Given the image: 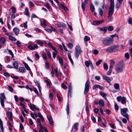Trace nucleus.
Returning a JSON list of instances; mask_svg holds the SVG:
<instances>
[{
  "mask_svg": "<svg viewBox=\"0 0 132 132\" xmlns=\"http://www.w3.org/2000/svg\"><path fill=\"white\" fill-rule=\"evenodd\" d=\"M110 1L111 4L108 13V18H110L113 14L114 10V0H110Z\"/></svg>",
  "mask_w": 132,
  "mask_h": 132,
  "instance_id": "nucleus-1",
  "label": "nucleus"
},
{
  "mask_svg": "<svg viewBox=\"0 0 132 132\" xmlns=\"http://www.w3.org/2000/svg\"><path fill=\"white\" fill-rule=\"evenodd\" d=\"M103 45L105 46H109L113 42V40L112 38L110 37L104 38L102 40Z\"/></svg>",
  "mask_w": 132,
  "mask_h": 132,
  "instance_id": "nucleus-2",
  "label": "nucleus"
},
{
  "mask_svg": "<svg viewBox=\"0 0 132 132\" xmlns=\"http://www.w3.org/2000/svg\"><path fill=\"white\" fill-rule=\"evenodd\" d=\"M118 48V46H117L114 45L108 47L106 51L108 53H112L116 52Z\"/></svg>",
  "mask_w": 132,
  "mask_h": 132,
  "instance_id": "nucleus-3",
  "label": "nucleus"
},
{
  "mask_svg": "<svg viewBox=\"0 0 132 132\" xmlns=\"http://www.w3.org/2000/svg\"><path fill=\"white\" fill-rule=\"evenodd\" d=\"M128 111V109L127 108H124L121 110V114L124 117L126 118L128 120L129 119L128 115L127 112Z\"/></svg>",
  "mask_w": 132,
  "mask_h": 132,
  "instance_id": "nucleus-4",
  "label": "nucleus"
},
{
  "mask_svg": "<svg viewBox=\"0 0 132 132\" xmlns=\"http://www.w3.org/2000/svg\"><path fill=\"white\" fill-rule=\"evenodd\" d=\"M82 52L80 49V47L79 46H77L76 47L75 51V55L76 58H78L80 53Z\"/></svg>",
  "mask_w": 132,
  "mask_h": 132,
  "instance_id": "nucleus-5",
  "label": "nucleus"
},
{
  "mask_svg": "<svg viewBox=\"0 0 132 132\" xmlns=\"http://www.w3.org/2000/svg\"><path fill=\"white\" fill-rule=\"evenodd\" d=\"M89 85L88 80L86 81L85 85L84 93L86 94L89 90Z\"/></svg>",
  "mask_w": 132,
  "mask_h": 132,
  "instance_id": "nucleus-6",
  "label": "nucleus"
},
{
  "mask_svg": "<svg viewBox=\"0 0 132 132\" xmlns=\"http://www.w3.org/2000/svg\"><path fill=\"white\" fill-rule=\"evenodd\" d=\"M40 127L39 132H48L46 128L45 127H43L42 124H40Z\"/></svg>",
  "mask_w": 132,
  "mask_h": 132,
  "instance_id": "nucleus-7",
  "label": "nucleus"
},
{
  "mask_svg": "<svg viewBox=\"0 0 132 132\" xmlns=\"http://www.w3.org/2000/svg\"><path fill=\"white\" fill-rule=\"evenodd\" d=\"M123 68L122 65H117L116 68V71L118 73H120L122 71Z\"/></svg>",
  "mask_w": 132,
  "mask_h": 132,
  "instance_id": "nucleus-8",
  "label": "nucleus"
},
{
  "mask_svg": "<svg viewBox=\"0 0 132 132\" xmlns=\"http://www.w3.org/2000/svg\"><path fill=\"white\" fill-rule=\"evenodd\" d=\"M28 48L31 50L37 48L38 47V45L36 44H30L28 46Z\"/></svg>",
  "mask_w": 132,
  "mask_h": 132,
  "instance_id": "nucleus-9",
  "label": "nucleus"
},
{
  "mask_svg": "<svg viewBox=\"0 0 132 132\" xmlns=\"http://www.w3.org/2000/svg\"><path fill=\"white\" fill-rule=\"evenodd\" d=\"M104 22V20H102L99 21H94L93 22V24L94 25H98L101 24Z\"/></svg>",
  "mask_w": 132,
  "mask_h": 132,
  "instance_id": "nucleus-10",
  "label": "nucleus"
},
{
  "mask_svg": "<svg viewBox=\"0 0 132 132\" xmlns=\"http://www.w3.org/2000/svg\"><path fill=\"white\" fill-rule=\"evenodd\" d=\"M29 106L30 109L32 110H34V109L37 110H38L39 109V108L37 106L35 105L34 104L32 105L30 104L29 105Z\"/></svg>",
  "mask_w": 132,
  "mask_h": 132,
  "instance_id": "nucleus-11",
  "label": "nucleus"
},
{
  "mask_svg": "<svg viewBox=\"0 0 132 132\" xmlns=\"http://www.w3.org/2000/svg\"><path fill=\"white\" fill-rule=\"evenodd\" d=\"M13 32L15 33V35L17 36L19 34L20 30L18 28L15 27L13 29Z\"/></svg>",
  "mask_w": 132,
  "mask_h": 132,
  "instance_id": "nucleus-12",
  "label": "nucleus"
},
{
  "mask_svg": "<svg viewBox=\"0 0 132 132\" xmlns=\"http://www.w3.org/2000/svg\"><path fill=\"white\" fill-rule=\"evenodd\" d=\"M98 103L101 107H103L104 106L105 103L104 101L102 100H100L98 101Z\"/></svg>",
  "mask_w": 132,
  "mask_h": 132,
  "instance_id": "nucleus-13",
  "label": "nucleus"
},
{
  "mask_svg": "<svg viewBox=\"0 0 132 132\" xmlns=\"http://www.w3.org/2000/svg\"><path fill=\"white\" fill-rule=\"evenodd\" d=\"M98 29L100 31H104L105 33L106 32L107 30V27H103L101 28H99Z\"/></svg>",
  "mask_w": 132,
  "mask_h": 132,
  "instance_id": "nucleus-14",
  "label": "nucleus"
},
{
  "mask_svg": "<svg viewBox=\"0 0 132 132\" xmlns=\"http://www.w3.org/2000/svg\"><path fill=\"white\" fill-rule=\"evenodd\" d=\"M103 79L105 80L108 82L109 83L111 81V80L109 77L105 76H103Z\"/></svg>",
  "mask_w": 132,
  "mask_h": 132,
  "instance_id": "nucleus-15",
  "label": "nucleus"
},
{
  "mask_svg": "<svg viewBox=\"0 0 132 132\" xmlns=\"http://www.w3.org/2000/svg\"><path fill=\"white\" fill-rule=\"evenodd\" d=\"M12 64L14 67L16 69H18V63L16 61H14L12 63Z\"/></svg>",
  "mask_w": 132,
  "mask_h": 132,
  "instance_id": "nucleus-16",
  "label": "nucleus"
},
{
  "mask_svg": "<svg viewBox=\"0 0 132 132\" xmlns=\"http://www.w3.org/2000/svg\"><path fill=\"white\" fill-rule=\"evenodd\" d=\"M47 118L50 124L51 125H52L53 124V122L52 118L50 116H47Z\"/></svg>",
  "mask_w": 132,
  "mask_h": 132,
  "instance_id": "nucleus-17",
  "label": "nucleus"
},
{
  "mask_svg": "<svg viewBox=\"0 0 132 132\" xmlns=\"http://www.w3.org/2000/svg\"><path fill=\"white\" fill-rule=\"evenodd\" d=\"M19 71L21 73L24 72L26 70L24 67H20L19 68Z\"/></svg>",
  "mask_w": 132,
  "mask_h": 132,
  "instance_id": "nucleus-18",
  "label": "nucleus"
},
{
  "mask_svg": "<svg viewBox=\"0 0 132 132\" xmlns=\"http://www.w3.org/2000/svg\"><path fill=\"white\" fill-rule=\"evenodd\" d=\"M7 117L9 118L10 120H12V113L11 112H8L7 114Z\"/></svg>",
  "mask_w": 132,
  "mask_h": 132,
  "instance_id": "nucleus-19",
  "label": "nucleus"
},
{
  "mask_svg": "<svg viewBox=\"0 0 132 132\" xmlns=\"http://www.w3.org/2000/svg\"><path fill=\"white\" fill-rule=\"evenodd\" d=\"M23 63L24 65L25 68L27 70H30V68L27 63H25L24 62H23Z\"/></svg>",
  "mask_w": 132,
  "mask_h": 132,
  "instance_id": "nucleus-20",
  "label": "nucleus"
},
{
  "mask_svg": "<svg viewBox=\"0 0 132 132\" xmlns=\"http://www.w3.org/2000/svg\"><path fill=\"white\" fill-rule=\"evenodd\" d=\"M114 64V61L113 60H111V61L110 64V68L112 69L113 65Z\"/></svg>",
  "mask_w": 132,
  "mask_h": 132,
  "instance_id": "nucleus-21",
  "label": "nucleus"
},
{
  "mask_svg": "<svg viewBox=\"0 0 132 132\" xmlns=\"http://www.w3.org/2000/svg\"><path fill=\"white\" fill-rule=\"evenodd\" d=\"M57 26L58 27H65V24L63 23H59L57 24Z\"/></svg>",
  "mask_w": 132,
  "mask_h": 132,
  "instance_id": "nucleus-22",
  "label": "nucleus"
},
{
  "mask_svg": "<svg viewBox=\"0 0 132 132\" xmlns=\"http://www.w3.org/2000/svg\"><path fill=\"white\" fill-rule=\"evenodd\" d=\"M60 5L66 11L68 10V8L62 4H60Z\"/></svg>",
  "mask_w": 132,
  "mask_h": 132,
  "instance_id": "nucleus-23",
  "label": "nucleus"
},
{
  "mask_svg": "<svg viewBox=\"0 0 132 132\" xmlns=\"http://www.w3.org/2000/svg\"><path fill=\"white\" fill-rule=\"evenodd\" d=\"M86 6V4L84 2L81 3V7L83 11L85 10V8Z\"/></svg>",
  "mask_w": 132,
  "mask_h": 132,
  "instance_id": "nucleus-24",
  "label": "nucleus"
},
{
  "mask_svg": "<svg viewBox=\"0 0 132 132\" xmlns=\"http://www.w3.org/2000/svg\"><path fill=\"white\" fill-rule=\"evenodd\" d=\"M66 110L67 112V114L68 115L69 114V105L68 103V102L67 103L66 108Z\"/></svg>",
  "mask_w": 132,
  "mask_h": 132,
  "instance_id": "nucleus-25",
  "label": "nucleus"
},
{
  "mask_svg": "<svg viewBox=\"0 0 132 132\" xmlns=\"http://www.w3.org/2000/svg\"><path fill=\"white\" fill-rule=\"evenodd\" d=\"M90 9L91 11L92 12H94L95 10L94 6L92 4H91L90 5Z\"/></svg>",
  "mask_w": 132,
  "mask_h": 132,
  "instance_id": "nucleus-26",
  "label": "nucleus"
},
{
  "mask_svg": "<svg viewBox=\"0 0 132 132\" xmlns=\"http://www.w3.org/2000/svg\"><path fill=\"white\" fill-rule=\"evenodd\" d=\"M58 59L59 60V63L61 65H63V61L62 59L59 56L58 57Z\"/></svg>",
  "mask_w": 132,
  "mask_h": 132,
  "instance_id": "nucleus-27",
  "label": "nucleus"
},
{
  "mask_svg": "<svg viewBox=\"0 0 132 132\" xmlns=\"http://www.w3.org/2000/svg\"><path fill=\"white\" fill-rule=\"evenodd\" d=\"M107 30H108L110 31H112L113 30V27L112 26H110L109 27H107Z\"/></svg>",
  "mask_w": 132,
  "mask_h": 132,
  "instance_id": "nucleus-28",
  "label": "nucleus"
},
{
  "mask_svg": "<svg viewBox=\"0 0 132 132\" xmlns=\"http://www.w3.org/2000/svg\"><path fill=\"white\" fill-rule=\"evenodd\" d=\"M103 10L101 8H100L99 9V15L101 16H102L103 15Z\"/></svg>",
  "mask_w": 132,
  "mask_h": 132,
  "instance_id": "nucleus-29",
  "label": "nucleus"
},
{
  "mask_svg": "<svg viewBox=\"0 0 132 132\" xmlns=\"http://www.w3.org/2000/svg\"><path fill=\"white\" fill-rule=\"evenodd\" d=\"M85 63L86 66L87 67H88L90 64H92L91 62H89L87 61H85Z\"/></svg>",
  "mask_w": 132,
  "mask_h": 132,
  "instance_id": "nucleus-30",
  "label": "nucleus"
},
{
  "mask_svg": "<svg viewBox=\"0 0 132 132\" xmlns=\"http://www.w3.org/2000/svg\"><path fill=\"white\" fill-rule=\"evenodd\" d=\"M68 56L69 59L70 61L72 64H73V61L71 58V55L70 54H68Z\"/></svg>",
  "mask_w": 132,
  "mask_h": 132,
  "instance_id": "nucleus-31",
  "label": "nucleus"
},
{
  "mask_svg": "<svg viewBox=\"0 0 132 132\" xmlns=\"http://www.w3.org/2000/svg\"><path fill=\"white\" fill-rule=\"evenodd\" d=\"M121 103L122 104H124L126 103V98L124 97H122V98L121 100Z\"/></svg>",
  "mask_w": 132,
  "mask_h": 132,
  "instance_id": "nucleus-32",
  "label": "nucleus"
},
{
  "mask_svg": "<svg viewBox=\"0 0 132 132\" xmlns=\"http://www.w3.org/2000/svg\"><path fill=\"white\" fill-rule=\"evenodd\" d=\"M72 90V87L71 86V84H69V87H68V95L70 94H71V91Z\"/></svg>",
  "mask_w": 132,
  "mask_h": 132,
  "instance_id": "nucleus-33",
  "label": "nucleus"
},
{
  "mask_svg": "<svg viewBox=\"0 0 132 132\" xmlns=\"http://www.w3.org/2000/svg\"><path fill=\"white\" fill-rule=\"evenodd\" d=\"M78 123H76L74 124V128L75 130H78Z\"/></svg>",
  "mask_w": 132,
  "mask_h": 132,
  "instance_id": "nucleus-34",
  "label": "nucleus"
},
{
  "mask_svg": "<svg viewBox=\"0 0 132 132\" xmlns=\"http://www.w3.org/2000/svg\"><path fill=\"white\" fill-rule=\"evenodd\" d=\"M90 39V38L87 36H85L84 39V40L85 42H87V41L89 40Z\"/></svg>",
  "mask_w": 132,
  "mask_h": 132,
  "instance_id": "nucleus-35",
  "label": "nucleus"
},
{
  "mask_svg": "<svg viewBox=\"0 0 132 132\" xmlns=\"http://www.w3.org/2000/svg\"><path fill=\"white\" fill-rule=\"evenodd\" d=\"M9 38L10 40L12 41H15L16 40V39L15 38L11 36H9Z\"/></svg>",
  "mask_w": 132,
  "mask_h": 132,
  "instance_id": "nucleus-36",
  "label": "nucleus"
},
{
  "mask_svg": "<svg viewBox=\"0 0 132 132\" xmlns=\"http://www.w3.org/2000/svg\"><path fill=\"white\" fill-rule=\"evenodd\" d=\"M6 40L5 38L3 37H1L0 39V42L1 43H4Z\"/></svg>",
  "mask_w": 132,
  "mask_h": 132,
  "instance_id": "nucleus-37",
  "label": "nucleus"
},
{
  "mask_svg": "<svg viewBox=\"0 0 132 132\" xmlns=\"http://www.w3.org/2000/svg\"><path fill=\"white\" fill-rule=\"evenodd\" d=\"M114 87L116 89H118L119 88V85L117 83L114 85Z\"/></svg>",
  "mask_w": 132,
  "mask_h": 132,
  "instance_id": "nucleus-38",
  "label": "nucleus"
},
{
  "mask_svg": "<svg viewBox=\"0 0 132 132\" xmlns=\"http://www.w3.org/2000/svg\"><path fill=\"white\" fill-rule=\"evenodd\" d=\"M45 82L46 83L48 87L50 88V83L47 80H45Z\"/></svg>",
  "mask_w": 132,
  "mask_h": 132,
  "instance_id": "nucleus-39",
  "label": "nucleus"
},
{
  "mask_svg": "<svg viewBox=\"0 0 132 132\" xmlns=\"http://www.w3.org/2000/svg\"><path fill=\"white\" fill-rule=\"evenodd\" d=\"M102 62V60H99L96 63V65L97 66L101 62Z\"/></svg>",
  "mask_w": 132,
  "mask_h": 132,
  "instance_id": "nucleus-40",
  "label": "nucleus"
},
{
  "mask_svg": "<svg viewBox=\"0 0 132 132\" xmlns=\"http://www.w3.org/2000/svg\"><path fill=\"white\" fill-rule=\"evenodd\" d=\"M57 53V51H54L53 53V58H55Z\"/></svg>",
  "mask_w": 132,
  "mask_h": 132,
  "instance_id": "nucleus-41",
  "label": "nucleus"
},
{
  "mask_svg": "<svg viewBox=\"0 0 132 132\" xmlns=\"http://www.w3.org/2000/svg\"><path fill=\"white\" fill-rule=\"evenodd\" d=\"M11 9L12 10V13L13 14H14L15 13V12L16 11V9L14 7H12L11 8Z\"/></svg>",
  "mask_w": 132,
  "mask_h": 132,
  "instance_id": "nucleus-42",
  "label": "nucleus"
},
{
  "mask_svg": "<svg viewBox=\"0 0 132 132\" xmlns=\"http://www.w3.org/2000/svg\"><path fill=\"white\" fill-rule=\"evenodd\" d=\"M8 88L9 91L12 92L13 91V89L12 87L9 85L8 86Z\"/></svg>",
  "mask_w": 132,
  "mask_h": 132,
  "instance_id": "nucleus-43",
  "label": "nucleus"
},
{
  "mask_svg": "<svg viewBox=\"0 0 132 132\" xmlns=\"http://www.w3.org/2000/svg\"><path fill=\"white\" fill-rule=\"evenodd\" d=\"M44 5L46 6L48 9L50 8V6L48 3L46 2L44 4Z\"/></svg>",
  "mask_w": 132,
  "mask_h": 132,
  "instance_id": "nucleus-44",
  "label": "nucleus"
},
{
  "mask_svg": "<svg viewBox=\"0 0 132 132\" xmlns=\"http://www.w3.org/2000/svg\"><path fill=\"white\" fill-rule=\"evenodd\" d=\"M42 56L43 59H44L45 60H46L47 59V57L46 56V54L45 53H44L43 54H42Z\"/></svg>",
  "mask_w": 132,
  "mask_h": 132,
  "instance_id": "nucleus-45",
  "label": "nucleus"
},
{
  "mask_svg": "<svg viewBox=\"0 0 132 132\" xmlns=\"http://www.w3.org/2000/svg\"><path fill=\"white\" fill-rule=\"evenodd\" d=\"M112 69L110 68L109 70L107 72V74L108 75H110L112 72Z\"/></svg>",
  "mask_w": 132,
  "mask_h": 132,
  "instance_id": "nucleus-46",
  "label": "nucleus"
},
{
  "mask_svg": "<svg viewBox=\"0 0 132 132\" xmlns=\"http://www.w3.org/2000/svg\"><path fill=\"white\" fill-rule=\"evenodd\" d=\"M100 94L106 100V95L105 94L103 93H100Z\"/></svg>",
  "mask_w": 132,
  "mask_h": 132,
  "instance_id": "nucleus-47",
  "label": "nucleus"
},
{
  "mask_svg": "<svg viewBox=\"0 0 132 132\" xmlns=\"http://www.w3.org/2000/svg\"><path fill=\"white\" fill-rule=\"evenodd\" d=\"M3 75L6 77H8L10 76L9 74L7 72H4Z\"/></svg>",
  "mask_w": 132,
  "mask_h": 132,
  "instance_id": "nucleus-48",
  "label": "nucleus"
},
{
  "mask_svg": "<svg viewBox=\"0 0 132 132\" xmlns=\"http://www.w3.org/2000/svg\"><path fill=\"white\" fill-rule=\"evenodd\" d=\"M0 102L2 106H4V100L3 99L1 98L0 100Z\"/></svg>",
  "mask_w": 132,
  "mask_h": 132,
  "instance_id": "nucleus-49",
  "label": "nucleus"
},
{
  "mask_svg": "<svg viewBox=\"0 0 132 132\" xmlns=\"http://www.w3.org/2000/svg\"><path fill=\"white\" fill-rule=\"evenodd\" d=\"M54 71L55 72V75L57 77L58 75V70L57 69H54Z\"/></svg>",
  "mask_w": 132,
  "mask_h": 132,
  "instance_id": "nucleus-50",
  "label": "nucleus"
},
{
  "mask_svg": "<svg viewBox=\"0 0 132 132\" xmlns=\"http://www.w3.org/2000/svg\"><path fill=\"white\" fill-rule=\"evenodd\" d=\"M103 67L105 69L107 70L108 69V66L106 63H105L104 64Z\"/></svg>",
  "mask_w": 132,
  "mask_h": 132,
  "instance_id": "nucleus-51",
  "label": "nucleus"
},
{
  "mask_svg": "<svg viewBox=\"0 0 132 132\" xmlns=\"http://www.w3.org/2000/svg\"><path fill=\"white\" fill-rule=\"evenodd\" d=\"M49 97L51 100H53V94L52 93H51L49 95Z\"/></svg>",
  "mask_w": 132,
  "mask_h": 132,
  "instance_id": "nucleus-52",
  "label": "nucleus"
},
{
  "mask_svg": "<svg viewBox=\"0 0 132 132\" xmlns=\"http://www.w3.org/2000/svg\"><path fill=\"white\" fill-rule=\"evenodd\" d=\"M23 27L25 28H26L27 27V21H26L23 24Z\"/></svg>",
  "mask_w": 132,
  "mask_h": 132,
  "instance_id": "nucleus-53",
  "label": "nucleus"
},
{
  "mask_svg": "<svg viewBox=\"0 0 132 132\" xmlns=\"http://www.w3.org/2000/svg\"><path fill=\"white\" fill-rule=\"evenodd\" d=\"M36 42L37 44H40L41 46H42L43 44V43L42 42L40 41L39 40H37Z\"/></svg>",
  "mask_w": 132,
  "mask_h": 132,
  "instance_id": "nucleus-54",
  "label": "nucleus"
},
{
  "mask_svg": "<svg viewBox=\"0 0 132 132\" xmlns=\"http://www.w3.org/2000/svg\"><path fill=\"white\" fill-rule=\"evenodd\" d=\"M61 86L64 89H66L67 88V87L63 83L61 85Z\"/></svg>",
  "mask_w": 132,
  "mask_h": 132,
  "instance_id": "nucleus-55",
  "label": "nucleus"
},
{
  "mask_svg": "<svg viewBox=\"0 0 132 132\" xmlns=\"http://www.w3.org/2000/svg\"><path fill=\"white\" fill-rule=\"evenodd\" d=\"M122 98V97L120 96H118L117 97V100L118 102H120L121 101Z\"/></svg>",
  "mask_w": 132,
  "mask_h": 132,
  "instance_id": "nucleus-56",
  "label": "nucleus"
},
{
  "mask_svg": "<svg viewBox=\"0 0 132 132\" xmlns=\"http://www.w3.org/2000/svg\"><path fill=\"white\" fill-rule=\"evenodd\" d=\"M45 30L49 33H51L52 32V30L50 28L45 29Z\"/></svg>",
  "mask_w": 132,
  "mask_h": 132,
  "instance_id": "nucleus-57",
  "label": "nucleus"
},
{
  "mask_svg": "<svg viewBox=\"0 0 132 132\" xmlns=\"http://www.w3.org/2000/svg\"><path fill=\"white\" fill-rule=\"evenodd\" d=\"M9 52L10 53V54L11 55L12 57L13 58L14 57V55L11 50H9Z\"/></svg>",
  "mask_w": 132,
  "mask_h": 132,
  "instance_id": "nucleus-58",
  "label": "nucleus"
},
{
  "mask_svg": "<svg viewBox=\"0 0 132 132\" xmlns=\"http://www.w3.org/2000/svg\"><path fill=\"white\" fill-rule=\"evenodd\" d=\"M31 17L32 19L33 18H37V16L33 13L32 14Z\"/></svg>",
  "mask_w": 132,
  "mask_h": 132,
  "instance_id": "nucleus-59",
  "label": "nucleus"
},
{
  "mask_svg": "<svg viewBox=\"0 0 132 132\" xmlns=\"http://www.w3.org/2000/svg\"><path fill=\"white\" fill-rule=\"evenodd\" d=\"M128 23L129 24H132V17L129 18L128 20Z\"/></svg>",
  "mask_w": 132,
  "mask_h": 132,
  "instance_id": "nucleus-60",
  "label": "nucleus"
},
{
  "mask_svg": "<svg viewBox=\"0 0 132 132\" xmlns=\"http://www.w3.org/2000/svg\"><path fill=\"white\" fill-rule=\"evenodd\" d=\"M115 109L116 110L118 111L119 108L118 106L116 104H115L114 105Z\"/></svg>",
  "mask_w": 132,
  "mask_h": 132,
  "instance_id": "nucleus-61",
  "label": "nucleus"
},
{
  "mask_svg": "<svg viewBox=\"0 0 132 132\" xmlns=\"http://www.w3.org/2000/svg\"><path fill=\"white\" fill-rule=\"evenodd\" d=\"M47 55L48 56V57L49 58H50L51 57V54L50 53V52L48 51L47 52Z\"/></svg>",
  "mask_w": 132,
  "mask_h": 132,
  "instance_id": "nucleus-62",
  "label": "nucleus"
},
{
  "mask_svg": "<svg viewBox=\"0 0 132 132\" xmlns=\"http://www.w3.org/2000/svg\"><path fill=\"white\" fill-rule=\"evenodd\" d=\"M125 56L127 59H128L129 58V55L128 53H126L125 54Z\"/></svg>",
  "mask_w": 132,
  "mask_h": 132,
  "instance_id": "nucleus-63",
  "label": "nucleus"
},
{
  "mask_svg": "<svg viewBox=\"0 0 132 132\" xmlns=\"http://www.w3.org/2000/svg\"><path fill=\"white\" fill-rule=\"evenodd\" d=\"M94 54L96 55L98 53V50H94L93 51Z\"/></svg>",
  "mask_w": 132,
  "mask_h": 132,
  "instance_id": "nucleus-64",
  "label": "nucleus"
}]
</instances>
